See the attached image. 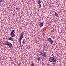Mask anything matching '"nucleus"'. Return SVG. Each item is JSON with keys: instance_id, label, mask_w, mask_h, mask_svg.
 <instances>
[{"instance_id": "1", "label": "nucleus", "mask_w": 66, "mask_h": 66, "mask_svg": "<svg viewBox=\"0 0 66 66\" xmlns=\"http://www.w3.org/2000/svg\"><path fill=\"white\" fill-rule=\"evenodd\" d=\"M49 61L50 62H53V63H56L57 60L55 58H53L52 57H50L49 58Z\"/></svg>"}, {"instance_id": "2", "label": "nucleus", "mask_w": 66, "mask_h": 66, "mask_svg": "<svg viewBox=\"0 0 66 66\" xmlns=\"http://www.w3.org/2000/svg\"><path fill=\"white\" fill-rule=\"evenodd\" d=\"M40 56L41 57L44 56V57H46V53L44 51H42L40 52Z\"/></svg>"}, {"instance_id": "3", "label": "nucleus", "mask_w": 66, "mask_h": 66, "mask_svg": "<svg viewBox=\"0 0 66 66\" xmlns=\"http://www.w3.org/2000/svg\"><path fill=\"white\" fill-rule=\"evenodd\" d=\"M19 39V42L20 44H21V40L23 38V33H21L20 34V35Z\"/></svg>"}, {"instance_id": "4", "label": "nucleus", "mask_w": 66, "mask_h": 66, "mask_svg": "<svg viewBox=\"0 0 66 66\" xmlns=\"http://www.w3.org/2000/svg\"><path fill=\"white\" fill-rule=\"evenodd\" d=\"M47 41L49 42H50V43H51V44H52V43H53V40H52V39H51V38H47Z\"/></svg>"}, {"instance_id": "5", "label": "nucleus", "mask_w": 66, "mask_h": 66, "mask_svg": "<svg viewBox=\"0 0 66 66\" xmlns=\"http://www.w3.org/2000/svg\"><path fill=\"white\" fill-rule=\"evenodd\" d=\"M14 39L13 38H12L11 37H10L8 39V40H11L13 42L14 41Z\"/></svg>"}, {"instance_id": "6", "label": "nucleus", "mask_w": 66, "mask_h": 66, "mask_svg": "<svg viewBox=\"0 0 66 66\" xmlns=\"http://www.w3.org/2000/svg\"><path fill=\"white\" fill-rule=\"evenodd\" d=\"M39 26L40 27H43V26H44V23L42 22L40 23L39 24Z\"/></svg>"}, {"instance_id": "7", "label": "nucleus", "mask_w": 66, "mask_h": 66, "mask_svg": "<svg viewBox=\"0 0 66 66\" xmlns=\"http://www.w3.org/2000/svg\"><path fill=\"white\" fill-rule=\"evenodd\" d=\"M8 46H9L10 47H13V45L11 43H9Z\"/></svg>"}, {"instance_id": "8", "label": "nucleus", "mask_w": 66, "mask_h": 66, "mask_svg": "<svg viewBox=\"0 0 66 66\" xmlns=\"http://www.w3.org/2000/svg\"><path fill=\"white\" fill-rule=\"evenodd\" d=\"M26 42V40L24 39L22 42L23 45H24V44H25Z\"/></svg>"}, {"instance_id": "9", "label": "nucleus", "mask_w": 66, "mask_h": 66, "mask_svg": "<svg viewBox=\"0 0 66 66\" xmlns=\"http://www.w3.org/2000/svg\"><path fill=\"white\" fill-rule=\"evenodd\" d=\"M12 37H14L15 36V34L14 33L10 34Z\"/></svg>"}, {"instance_id": "10", "label": "nucleus", "mask_w": 66, "mask_h": 66, "mask_svg": "<svg viewBox=\"0 0 66 66\" xmlns=\"http://www.w3.org/2000/svg\"><path fill=\"white\" fill-rule=\"evenodd\" d=\"M55 14L56 17H58V14H57V13L55 12Z\"/></svg>"}, {"instance_id": "11", "label": "nucleus", "mask_w": 66, "mask_h": 66, "mask_svg": "<svg viewBox=\"0 0 66 66\" xmlns=\"http://www.w3.org/2000/svg\"><path fill=\"white\" fill-rule=\"evenodd\" d=\"M15 31V30H13L11 32L10 34H12L13 33H14V32Z\"/></svg>"}, {"instance_id": "12", "label": "nucleus", "mask_w": 66, "mask_h": 66, "mask_svg": "<svg viewBox=\"0 0 66 66\" xmlns=\"http://www.w3.org/2000/svg\"><path fill=\"white\" fill-rule=\"evenodd\" d=\"M41 3V2L39 0L38 1L37 3H38V4H40Z\"/></svg>"}, {"instance_id": "13", "label": "nucleus", "mask_w": 66, "mask_h": 66, "mask_svg": "<svg viewBox=\"0 0 66 66\" xmlns=\"http://www.w3.org/2000/svg\"><path fill=\"white\" fill-rule=\"evenodd\" d=\"M5 44V45H7V46H9V44H10V43L6 42Z\"/></svg>"}, {"instance_id": "14", "label": "nucleus", "mask_w": 66, "mask_h": 66, "mask_svg": "<svg viewBox=\"0 0 66 66\" xmlns=\"http://www.w3.org/2000/svg\"><path fill=\"white\" fill-rule=\"evenodd\" d=\"M34 63H33L32 62L31 64V66H34Z\"/></svg>"}, {"instance_id": "15", "label": "nucleus", "mask_w": 66, "mask_h": 66, "mask_svg": "<svg viewBox=\"0 0 66 66\" xmlns=\"http://www.w3.org/2000/svg\"><path fill=\"white\" fill-rule=\"evenodd\" d=\"M38 6L39 8H40V7H41V4H39V5Z\"/></svg>"}, {"instance_id": "16", "label": "nucleus", "mask_w": 66, "mask_h": 66, "mask_svg": "<svg viewBox=\"0 0 66 66\" xmlns=\"http://www.w3.org/2000/svg\"><path fill=\"white\" fill-rule=\"evenodd\" d=\"M38 62H39L40 61V57H39L38 59Z\"/></svg>"}, {"instance_id": "17", "label": "nucleus", "mask_w": 66, "mask_h": 66, "mask_svg": "<svg viewBox=\"0 0 66 66\" xmlns=\"http://www.w3.org/2000/svg\"><path fill=\"white\" fill-rule=\"evenodd\" d=\"M3 1V0H0V2H2Z\"/></svg>"}, {"instance_id": "18", "label": "nucleus", "mask_w": 66, "mask_h": 66, "mask_svg": "<svg viewBox=\"0 0 66 66\" xmlns=\"http://www.w3.org/2000/svg\"><path fill=\"white\" fill-rule=\"evenodd\" d=\"M16 10H19L18 8H17V7H16Z\"/></svg>"}, {"instance_id": "19", "label": "nucleus", "mask_w": 66, "mask_h": 66, "mask_svg": "<svg viewBox=\"0 0 66 66\" xmlns=\"http://www.w3.org/2000/svg\"><path fill=\"white\" fill-rule=\"evenodd\" d=\"M52 56H53V57H54V56H53V54H52Z\"/></svg>"}]
</instances>
